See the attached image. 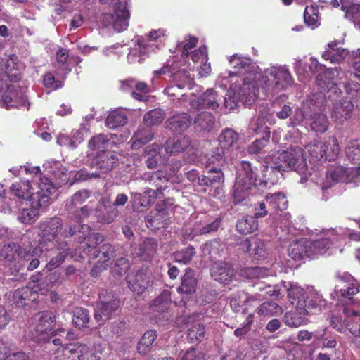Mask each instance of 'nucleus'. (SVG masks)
I'll return each mask as SVG.
<instances>
[{
	"mask_svg": "<svg viewBox=\"0 0 360 360\" xmlns=\"http://www.w3.org/2000/svg\"><path fill=\"white\" fill-rule=\"evenodd\" d=\"M255 288L256 290L261 292H264V293L257 295V297L253 296L245 297L243 302L248 304L255 300H262L261 296L264 298L266 295L283 297L285 292L288 293L290 302L295 305L296 309L295 311H291L285 313L284 316V322L290 327L296 328L305 324L307 319L304 316L314 313V311L321 307L324 302L322 296L319 292H311L310 295L305 296L302 288L284 281L274 286L257 283L255 285Z\"/></svg>",
	"mask_w": 360,
	"mask_h": 360,
	"instance_id": "1",
	"label": "nucleus"
},
{
	"mask_svg": "<svg viewBox=\"0 0 360 360\" xmlns=\"http://www.w3.org/2000/svg\"><path fill=\"white\" fill-rule=\"evenodd\" d=\"M229 62L234 68L243 70V74L247 75L241 78L237 75V72H224L218 77L217 82L221 86L226 87L231 83L224 98V106L229 110L236 108L240 102L251 106L258 96V89L255 86L258 75L256 67L250 58L240 57L238 54L231 56ZM239 73L242 74V71L240 70Z\"/></svg>",
	"mask_w": 360,
	"mask_h": 360,
	"instance_id": "2",
	"label": "nucleus"
},
{
	"mask_svg": "<svg viewBox=\"0 0 360 360\" xmlns=\"http://www.w3.org/2000/svg\"><path fill=\"white\" fill-rule=\"evenodd\" d=\"M79 227L84 229V226L70 225L68 230L63 229L62 221L60 218L53 217L45 220L39 225L41 231L40 240L37 247L34 248L35 255H42L44 250L55 248V245L61 243V238L66 239L75 236L77 231H80ZM86 229H89L87 226Z\"/></svg>",
	"mask_w": 360,
	"mask_h": 360,
	"instance_id": "3",
	"label": "nucleus"
},
{
	"mask_svg": "<svg viewBox=\"0 0 360 360\" xmlns=\"http://www.w3.org/2000/svg\"><path fill=\"white\" fill-rule=\"evenodd\" d=\"M293 84V78L285 65H274L258 73L256 87L266 95H274Z\"/></svg>",
	"mask_w": 360,
	"mask_h": 360,
	"instance_id": "4",
	"label": "nucleus"
},
{
	"mask_svg": "<svg viewBox=\"0 0 360 360\" xmlns=\"http://www.w3.org/2000/svg\"><path fill=\"white\" fill-rule=\"evenodd\" d=\"M37 188L39 190L32 195L31 207L22 209L18 214V219L22 223L33 222L39 215V210L51 202L50 195L55 186L47 179H41Z\"/></svg>",
	"mask_w": 360,
	"mask_h": 360,
	"instance_id": "5",
	"label": "nucleus"
},
{
	"mask_svg": "<svg viewBox=\"0 0 360 360\" xmlns=\"http://www.w3.org/2000/svg\"><path fill=\"white\" fill-rule=\"evenodd\" d=\"M165 36L166 30L158 29L152 30L147 39L141 37H136L134 41V46L131 48L128 54L129 62L131 63L136 61L142 62L150 53L160 49Z\"/></svg>",
	"mask_w": 360,
	"mask_h": 360,
	"instance_id": "6",
	"label": "nucleus"
},
{
	"mask_svg": "<svg viewBox=\"0 0 360 360\" xmlns=\"http://www.w3.org/2000/svg\"><path fill=\"white\" fill-rule=\"evenodd\" d=\"M34 320L29 336L36 342H48L51 337L65 333L62 329L53 331L56 316L51 311L40 312L35 316Z\"/></svg>",
	"mask_w": 360,
	"mask_h": 360,
	"instance_id": "7",
	"label": "nucleus"
},
{
	"mask_svg": "<svg viewBox=\"0 0 360 360\" xmlns=\"http://www.w3.org/2000/svg\"><path fill=\"white\" fill-rule=\"evenodd\" d=\"M32 237L30 233L24 234L21 238L20 245L9 243L4 245L0 250V256L7 262H13L17 258L30 260L33 257H39L34 254V249L31 250Z\"/></svg>",
	"mask_w": 360,
	"mask_h": 360,
	"instance_id": "8",
	"label": "nucleus"
},
{
	"mask_svg": "<svg viewBox=\"0 0 360 360\" xmlns=\"http://www.w3.org/2000/svg\"><path fill=\"white\" fill-rule=\"evenodd\" d=\"M238 134L229 128L224 129L219 136V148L225 150L230 160L241 158L245 153L243 147L238 143Z\"/></svg>",
	"mask_w": 360,
	"mask_h": 360,
	"instance_id": "9",
	"label": "nucleus"
},
{
	"mask_svg": "<svg viewBox=\"0 0 360 360\" xmlns=\"http://www.w3.org/2000/svg\"><path fill=\"white\" fill-rule=\"evenodd\" d=\"M346 234L344 229H340L339 231L335 229L323 230L321 233V237L315 240H309V248L311 249V257L314 258L319 255L325 253L330 247L333 241L339 240V238Z\"/></svg>",
	"mask_w": 360,
	"mask_h": 360,
	"instance_id": "10",
	"label": "nucleus"
},
{
	"mask_svg": "<svg viewBox=\"0 0 360 360\" xmlns=\"http://www.w3.org/2000/svg\"><path fill=\"white\" fill-rule=\"evenodd\" d=\"M360 175V167H345L343 166L335 167L330 172V176L326 175V183L321 185L323 191L332 186L333 182H349L353 179Z\"/></svg>",
	"mask_w": 360,
	"mask_h": 360,
	"instance_id": "11",
	"label": "nucleus"
},
{
	"mask_svg": "<svg viewBox=\"0 0 360 360\" xmlns=\"http://www.w3.org/2000/svg\"><path fill=\"white\" fill-rule=\"evenodd\" d=\"M288 155L290 156L287 162L288 169L296 171L300 175L303 176L301 181H306L309 172L303 150L298 146L292 147L288 150Z\"/></svg>",
	"mask_w": 360,
	"mask_h": 360,
	"instance_id": "12",
	"label": "nucleus"
},
{
	"mask_svg": "<svg viewBox=\"0 0 360 360\" xmlns=\"http://www.w3.org/2000/svg\"><path fill=\"white\" fill-rule=\"evenodd\" d=\"M67 352L72 356V360L77 357L78 360H100L99 353L94 348L86 345L76 342L70 343L65 347H62L58 352Z\"/></svg>",
	"mask_w": 360,
	"mask_h": 360,
	"instance_id": "13",
	"label": "nucleus"
},
{
	"mask_svg": "<svg viewBox=\"0 0 360 360\" xmlns=\"http://www.w3.org/2000/svg\"><path fill=\"white\" fill-rule=\"evenodd\" d=\"M236 179H238L239 182L242 181L255 186H262V182L264 181L259 174L258 169L247 161L241 162Z\"/></svg>",
	"mask_w": 360,
	"mask_h": 360,
	"instance_id": "14",
	"label": "nucleus"
},
{
	"mask_svg": "<svg viewBox=\"0 0 360 360\" xmlns=\"http://www.w3.org/2000/svg\"><path fill=\"white\" fill-rule=\"evenodd\" d=\"M288 155V150L278 151L271 158L270 160L268 161L269 165L266 166V172H269L270 169L271 172H273L275 176L273 179L268 178L271 184L277 183L283 175L281 171L288 169L287 162L288 158L289 157Z\"/></svg>",
	"mask_w": 360,
	"mask_h": 360,
	"instance_id": "15",
	"label": "nucleus"
},
{
	"mask_svg": "<svg viewBox=\"0 0 360 360\" xmlns=\"http://www.w3.org/2000/svg\"><path fill=\"white\" fill-rule=\"evenodd\" d=\"M354 108V103L346 98L334 104L331 117L335 123L342 124L351 118Z\"/></svg>",
	"mask_w": 360,
	"mask_h": 360,
	"instance_id": "16",
	"label": "nucleus"
},
{
	"mask_svg": "<svg viewBox=\"0 0 360 360\" xmlns=\"http://www.w3.org/2000/svg\"><path fill=\"white\" fill-rule=\"evenodd\" d=\"M130 17L126 1H120L115 5L114 14L112 15V24L115 30L121 32L129 26Z\"/></svg>",
	"mask_w": 360,
	"mask_h": 360,
	"instance_id": "17",
	"label": "nucleus"
},
{
	"mask_svg": "<svg viewBox=\"0 0 360 360\" xmlns=\"http://www.w3.org/2000/svg\"><path fill=\"white\" fill-rule=\"evenodd\" d=\"M220 96L212 89H207L200 98H190L191 107L193 109H200L203 108L215 110L219 107Z\"/></svg>",
	"mask_w": 360,
	"mask_h": 360,
	"instance_id": "18",
	"label": "nucleus"
},
{
	"mask_svg": "<svg viewBox=\"0 0 360 360\" xmlns=\"http://www.w3.org/2000/svg\"><path fill=\"white\" fill-rule=\"evenodd\" d=\"M150 274L146 271H138L127 276L128 286L137 295H141L150 285Z\"/></svg>",
	"mask_w": 360,
	"mask_h": 360,
	"instance_id": "19",
	"label": "nucleus"
},
{
	"mask_svg": "<svg viewBox=\"0 0 360 360\" xmlns=\"http://www.w3.org/2000/svg\"><path fill=\"white\" fill-rule=\"evenodd\" d=\"M70 249V245L68 241L61 242L60 243H57L55 245V248L53 249H50L49 250H44L42 254L44 253L46 257H48L46 253L49 252H52L56 254L55 256H53L49 263L46 264V269L49 271H51L55 268L60 266L67 255L69 253V250Z\"/></svg>",
	"mask_w": 360,
	"mask_h": 360,
	"instance_id": "20",
	"label": "nucleus"
},
{
	"mask_svg": "<svg viewBox=\"0 0 360 360\" xmlns=\"http://www.w3.org/2000/svg\"><path fill=\"white\" fill-rule=\"evenodd\" d=\"M234 270L231 264L225 262L214 263L210 270L211 276L217 281L228 284L234 276Z\"/></svg>",
	"mask_w": 360,
	"mask_h": 360,
	"instance_id": "21",
	"label": "nucleus"
},
{
	"mask_svg": "<svg viewBox=\"0 0 360 360\" xmlns=\"http://www.w3.org/2000/svg\"><path fill=\"white\" fill-rule=\"evenodd\" d=\"M309 240L301 239L290 243L288 252V255L295 261L303 260L305 257L311 258V249L309 248Z\"/></svg>",
	"mask_w": 360,
	"mask_h": 360,
	"instance_id": "22",
	"label": "nucleus"
},
{
	"mask_svg": "<svg viewBox=\"0 0 360 360\" xmlns=\"http://www.w3.org/2000/svg\"><path fill=\"white\" fill-rule=\"evenodd\" d=\"M244 245L250 256L255 259H264L269 255L264 242L261 239L252 237L246 239Z\"/></svg>",
	"mask_w": 360,
	"mask_h": 360,
	"instance_id": "23",
	"label": "nucleus"
},
{
	"mask_svg": "<svg viewBox=\"0 0 360 360\" xmlns=\"http://www.w3.org/2000/svg\"><path fill=\"white\" fill-rule=\"evenodd\" d=\"M116 155L110 152L99 153L95 157L91 165L100 170V173H106L110 171L117 161Z\"/></svg>",
	"mask_w": 360,
	"mask_h": 360,
	"instance_id": "24",
	"label": "nucleus"
},
{
	"mask_svg": "<svg viewBox=\"0 0 360 360\" xmlns=\"http://www.w3.org/2000/svg\"><path fill=\"white\" fill-rule=\"evenodd\" d=\"M348 55L347 49L338 46L337 41H332L328 44L322 56L326 60H330L331 63H340Z\"/></svg>",
	"mask_w": 360,
	"mask_h": 360,
	"instance_id": "25",
	"label": "nucleus"
},
{
	"mask_svg": "<svg viewBox=\"0 0 360 360\" xmlns=\"http://www.w3.org/2000/svg\"><path fill=\"white\" fill-rule=\"evenodd\" d=\"M189 56L194 63H200V66H197V69L201 77H206L210 73L211 66L207 63V51L205 46H201L191 52Z\"/></svg>",
	"mask_w": 360,
	"mask_h": 360,
	"instance_id": "26",
	"label": "nucleus"
},
{
	"mask_svg": "<svg viewBox=\"0 0 360 360\" xmlns=\"http://www.w3.org/2000/svg\"><path fill=\"white\" fill-rule=\"evenodd\" d=\"M119 307V302L117 300H101L97 304L94 319L97 321H104L110 319V314Z\"/></svg>",
	"mask_w": 360,
	"mask_h": 360,
	"instance_id": "27",
	"label": "nucleus"
},
{
	"mask_svg": "<svg viewBox=\"0 0 360 360\" xmlns=\"http://www.w3.org/2000/svg\"><path fill=\"white\" fill-rule=\"evenodd\" d=\"M156 191L149 188L143 194L139 193H131V202L136 211H140L148 207L156 198Z\"/></svg>",
	"mask_w": 360,
	"mask_h": 360,
	"instance_id": "28",
	"label": "nucleus"
},
{
	"mask_svg": "<svg viewBox=\"0 0 360 360\" xmlns=\"http://www.w3.org/2000/svg\"><path fill=\"white\" fill-rule=\"evenodd\" d=\"M40 181H33L31 183L29 181H24L19 184H13L11 187V191L18 198L24 200L30 198L31 201L32 195L39 190L37 188V184Z\"/></svg>",
	"mask_w": 360,
	"mask_h": 360,
	"instance_id": "29",
	"label": "nucleus"
},
{
	"mask_svg": "<svg viewBox=\"0 0 360 360\" xmlns=\"http://www.w3.org/2000/svg\"><path fill=\"white\" fill-rule=\"evenodd\" d=\"M154 136L153 129L147 126L140 127L131 139V148L138 150L150 142Z\"/></svg>",
	"mask_w": 360,
	"mask_h": 360,
	"instance_id": "30",
	"label": "nucleus"
},
{
	"mask_svg": "<svg viewBox=\"0 0 360 360\" xmlns=\"http://www.w3.org/2000/svg\"><path fill=\"white\" fill-rule=\"evenodd\" d=\"M191 122L192 119L187 113H181L175 115L168 119L165 124L170 130L180 133L188 129Z\"/></svg>",
	"mask_w": 360,
	"mask_h": 360,
	"instance_id": "31",
	"label": "nucleus"
},
{
	"mask_svg": "<svg viewBox=\"0 0 360 360\" xmlns=\"http://www.w3.org/2000/svg\"><path fill=\"white\" fill-rule=\"evenodd\" d=\"M114 256V248L110 244H104L98 251H94L92 258H98L97 264L91 271V274L94 275L96 271H101V269H105L103 264L107 262Z\"/></svg>",
	"mask_w": 360,
	"mask_h": 360,
	"instance_id": "32",
	"label": "nucleus"
},
{
	"mask_svg": "<svg viewBox=\"0 0 360 360\" xmlns=\"http://www.w3.org/2000/svg\"><path fill=\"white\" fill-rule=\"evenodd\" d=\"M174 172V171L167 173L163 169H159L156 172L144 174L143 179L146 182H148L149 184L156 188V189L154 190L156 191L157 195L159 191L165 188L163 184L169 181L171 175Z\"/></svg>",
	"mask_w": 360,
	"mask_h": 360,
	"instance_id": "33",
	"label": "nucleus"
},
{
	"mask_svg": "<svg viewBox=\"0 0 360 360\" xmlns=\"http://www.w3.org/2000/svg\"><path fill=\"white\" fill-rule=\"evenodd\" d=\"M169 305V297L167 294L162 295L153 300L150 309L158 319H168L167 309Z\"/></svg>",
	"mask_w": 360,
	"mask_h": 360,
	"instance_id": "34",
	"label": "nucleus"
},
{
	"mask_svg": "<svg viewBox=\"0 0 360 360\" xmlns=\"http://www.w3.org/2000/svg\"><path fill=\"white\" fill-rule=\"evenodd\" d=\"M191 140L189 137L183 136L169 139L165 143V151L169 154H176L185 150L189 146Z\"/></svg>",
	"mask_w": 360,
	"mask_h": 360,
	"instance_id": "35",
	"label": "nucleus"
},
{
	"mask_svg": "<svg viewBox=\"0 0 360 360\" xmlns=\"http://www.w3.org/2000/svg\"><path fill=\"white\" fill-rule=\"evenodd\" d=\"M127 200L128 196L127 195L124 193L118 194L113 204L107 208V213L103 216L102 221L108 224L112 222L119 214L117 206L124 205Z\"/></svg>",
	"mask_w": 360,
	"mask_h": 360,
	"instance_id": "36",
	"label": "nucleus"
},
{
	"mask_svg": "<svg viewBox=\"0 0 360 360\" xmlns=\"http://www.w3.org/2000/svg\"><path fill=\"white\" fill-rule=\"evenodd\" d=\"M269 210L276 212L278 210H284L288 207V200L285 194L282 193H276L274 194H267L265 197Z\"/></svg>",
	"mask_w": 360,
	"mask_h": 360,
	"instance_id": "37",
	"label": "nucleus"
},
{
	"mask_svg": "<svg viewBox=\"0 0 360 360\" xmlns=\"http://www.w3.org/2000/svg\"><path fill=\"white\" fill-rule=\"evenodd\" d=\"M214 124V116L208 112H201L193 120L195 128L200 131H210Z\"/></svg>",
	"mask_w": 360,
	"mask_h": 360,
	"instance_id": "38",
	"label": "nucleus"
},
{
	"mask_svg": "<svg viewBox=\"0 0 360 360\" xmlns=\"http://www.w3.org/2000/svg\"><path fill=\"white\" fill-rule=\"evenodd\" d=\"M103 240V236L98 233H89L85 236L82 241L75 247V249H79L83 251L85 254L90 252L98 244Z\"/></svg>",
	"mask_w": 360,
	"mask_h": 360,
	"instance_id": "39",
	"label": "nucleus"
},
{
	"mask_svg": "<svg viewBox=\"0 0 360 360\" xmlns=\"http://www.w3.org/2000/svg\"><path fill=\"white\" fill-rule=\"evenodd\" d=\"M82 140V131L79 129L72 132L71 136L65 134H59L57 139V143L61 146L75 149Z\"/></svg>",
	"mask_w": 360,
	"mask_h": 360,
	"instance_id": "40",
	"label": "nucleus"
},
{
	"mask_svg": "<svg viewBox=\"0 0 360 360\" xmlns=\"http://www.w3.org/2000/svg\"><path fill=\"white\" fill-rule=\"evenodd\" d=\"M197 286V279L195 278L194 271L187 269L181 278V285L178 288L179 292L191 294L195 292Z\"/></svg>",
	"mask_w": 360,
	"mask_h": 360,
	"instance_id": "41",
	"label": "nucleus"
},
{
	"mask_svg": "<svg viewBox=\"0 0 360 360\" xmlns=\"http://www.w3.org/2000/svg\"><path fill=\"white\" fill-rule=\"evenodd\" d=\"M337 70L328 69L324 74H319L316 77V84L319 89L324 91L326 89H331L333 86H337V82L334 77L335 73H337Z\"/></svg>",
	"mask_w": 360,
	"mask_h": 360,
	"instance_id": "42",
	"label": "nucleus"
},
{
	"mask_svg": "<svg viewBox=\"0 0 360 360\" xmlns=\"http://www.w3.org/2000/svg\"><path fill=\"white\" fill-rule=\"evenodd\" d=\"M161 146L157 143H153L144 148V154L147 156L146 160L148 169H154L157 167L160 159V152Z\"/></svg>",
	"mask_w": 360,
	"mask_h": 360,
	"instance_id": "43",
	"label": "nucleus"
},
{
	"mask_svg": "<svg viewBox=\"0 0 360 360\" xmlns=\"http://www.w3.org/2000/svg\"><path fill=\"white\" fill-rule=\"evenodd\" d=\"M254 216H245L238 221L236 229L241 234H249L258 229V222Z\"/></svg>",
	"mask_w": 360,
	"mask_h": 360,
	"instance_id": "44",
	"label": "nucleus"
},
{
	"mask_svg": "<svg viewBox=\"0 0 360 360\" xmlns=\"http://www.w3.org/2000/svg\"><path fill=\"white\" fill-rule=\"evenodd\" d=\"M127 122L126 113L122 110L112 111L105 120V125L110 129H115L124 126Z\"/></svg>",
	"mask_w": 360,
	"mask_h": 360,
	"instance_id": "45",
	"label": "nucleus"
},
{
	"mask_svg": "<svg viewBox=\"0 0 360 360\" xmlns=\"http://www.w3.org/2000/svg\"><path fill=\"white\" fill-rule=\"evenodd\" d=\"M282 308L276 302H265L256 309V313L260 316H273L281 315Z\"/></svg>",
	"mask_w": 360,
	"mask_h": 360,
	"instance_id": "46",
	"label": "nucleus"
},
{
	"mask_svg": "<svg viewBox=\"0 0 360 360\" xmlns=\"http://www.w3.org/2000/svg\"><path fill=\"white\" fill-rule=\"evenodd\" d=\"M335 292L338 296L340 295L343 298L351 299V296L359 292V288L354 283H345L340 279L338 284L336 285Z\"/></svg>",
	"mask_w": 360,
	"mask_h": 360,
	"instance_id": "47",
	"label": "nucleus"
},
{
	"mask_svg": "<svg viewBox=\"0 0 360 360\" xmlns=\"http://www.w3.org/2000/svg\"><path fill=\"white\" fill-rule=\"evenodd\" d=\"M252 186V185L245 184L244 181L239 182V180L236 179L233 193L234 203L238 204L245 200L249 195Z\"/></svg>",
	"mask_w": 360,
	"mask_h": 360,
	"instance_id": "48",
	"label": "nucleus"
},
{
	"mask_svg": "<svg viewBox=\"0 0 360 360\" xmlns=\"http://www.w3.org/2000/svg\"><path fill=\"white\" fill-rule=\"evenodd\" d=\"M328 148L326 143L319 141L311 142L306 146L308 153L314 160H325Z\"/></svg>",
	"mask_w": 360,
	"mask_h": 360,
	"instance_id": "49",
	"label": "nucleus"
},
{
	"mask_svg": "<svg viewBox=\"0 0 360 360\" xmlns=\"http://www.w3.org/2000/svg\"><path fill=\"white\" fill-rule=\"evenodd\" d=\"M8 91L5 93L2 96L1 99V105L7 108L9 107H19V106H25L27 103V98L25 96H22L20 98V102H17L16 100V94L12 92V89H13V86H8Z\"/></svg>",
	"mask_w": 360,
	"mask_h": 360,
	"instance_id": "50",
	"label": "nucleus"
},
{
	"mask_svg": "<svg viewBox=\"0 0 360 360\" xmlns=\"http://www.w3.org/2000/svg\"><path fill=\"white\" fill-rule=\"evenodd\" d=\"M329 126V121L326 114L316 112L311 117V130L323 134L326 132Z\"/></svg>",
	"mask_w": 360,
	"mask_h": 360,
	"instance_id": "51",
	"label": "nucleus"
},
{
	"mask_svg": "<svg viewBox=\"0 0 360 360\" xmlns=\"http://www.w3.org/2000/svg\"><path fill=\"white\" fill-rule=\"evenodd\" d=\"M0 360H30V358L23 352H12L0 340Z\"/></svg>",
	"mask_w": 360,
	"mask_h": 360,
	"instance_id": "52",
	"label": "nucleus"
},
{
	"mask_svg": "<svg viewBox=\"0 0 360 360\" xmlns=\"http://www.w3.org/2000/svg\"><path fill=\"white\" fill-rule=\"evenodd\" d=\"M269 117H271V115H268L266 112H262L257 118L251 120L249 126L250 129L255 134L264 132L266 134L269 130L265 124L269 121Z\"/></svg>",
	"mask_w": 360,
	"mask_h": 360,
	"instance_id": "53",
	"label": "nucleus"
},
{
	"mask_svg": "<svg viewBox=\"0 0 360 360\" xmlns=\"http://www.w3.org/2000/svg\"><path fill=\"white\" fill-rule=\"evenodd\" d=\"M230 160V158L227 156V153L223 148L217 147L215 148L210 157L207 158L205 162V167L208 168L212 165H222L223 163Z\"/></svg>",
	"mask_w": 360,
	"mask_h": 360,
	"instance_id": "54",
	"label": "nucleus"
},
{
	"mask_svg": "<svg viewBox=\"0 0 360 360\" xmlns=\"http://www.w3.org/2000/svg\"><path fill=\"white\" fill-rule=\"evenodd\" d=\"M156 338L157 335L155 330H149L146 331L139 342L137 347L139 352L142 354L148 353Z\"/></svg>",
	"mask_w": 360,
	"mask_h": 360,
	"instance_id": "55",
	"label": "nucleus"
},
{
	"mask_svg": "<svg viewBox=\"0 0 360 360\" xmlns=\"http://www.w3.org/2000/svg\"><path fill=\"white\" fill-rule=\"evenodd\" d=\"M164 119L165 112L162 109H153L145 114L143 122L146 126L150 128L152 126L162 123Z\"/></svg>",
	"mask_w": 360,
	"mask_h": 360,
	"instance_id": "56",
	"label": "nucleus"
},
{
	"mask_svg": "<svg viewBox=\"0 0 360 360\" xmlns=\"http://www.w3.org/2000/svg\"><path fill=\"white\" fill-rule=\"evenodd\" d=\"M165 219V212L164 210H157L153 214L148 215L146 217V222L151 227L155 229H160L165 228L167 223Z\"/></svg>",
	"mask_w": 360,
	"mask_h": 360,
	"instance_id": "57",
	"label": "nucleus"
},
{
	"mask_svg": "<svg viewBox=\"0 0 360 360\" xmlns=\"http://www.w3.org/2000/svg\"><path fill=\"white\" fill-rule=\"evenodd\" d=\"M343 313L345 314L344 319L342 317H338L336 316H333L331 317V325L334 328H335L337 330H342L343 329V326H345L346 327H349V323H347V321L346 318L349 317L350 315H354L356 316L358 315V312L355 311L353 309H351L348 307H343Z\"/></svg>",
	"mask_w": 360,
	"mask_h": 360,
	"instance_id": "58",
	"label": "nucleus"
},
{
	"mask_svg": "<svg viewBox=\"0 0 360 360\" xmlns=\"http://www.w3.org/2000/svg\"><path fill=\"white\" fill-rule=\"evenodd\" d=\"M109 145V139L103 134L94 136L89 142V148L91 150H98V154L105 153L104 150Z\"/></svg>",
	"mask_w": 360,
	"mask_h": 360,
	"instance_id": "59",
	"label": "nucleus"
},
{
	"mask_svg": "<svg viewBox=\"0 0 360 360\" xmlns=\"http://www.w3.org/2000/svg\"><path fill=\"white\" fill-rule=\"evenodd\" d=\"M205 337V327L200 323H195L188 330V340L191 343L200 342Z\"/></svg>",
	"mask_w": 360,
	"mask_h": 360,
	"instance_id": "60",
	"label": "nucleus"
},
{
	"mask_svg": "<svg viewBox=\"0 0 360 360\" xmlns=\"http://www.w3.org/2000/svg\"><path fill=\"white\" fill-rule=\"evenodd\" d=\"M91 193L87 190H81L76 192L67 201L66 207L70 210L78 205L82 204L90 197Z\"/></svg>",
	"mask_w": 360,
	"mask_h": 360,
	"instance_id": "61",
	"label": "nucleus"
},
{
	"mask_svg": "<svg viewBox=\"0 0 360 360\" xmlns=\"http://www.w3.org/2000/svg\"><path fill=\"white\" fill-rule=\"evenodd\" d=\"M129 85H134V89H136V91H131V96L138 101H146L147 97L146 94L148 93V86L146 83L143 82H139L134 80V82H131Z\"/></svg>",
	"mask_w": 360,
	"mask_h": 360,
	"instance_id": "62",
	"label": "nucleus"
},
{
	"mask_svg": "<svg viewBox=\"0 0 360 360\" xmlns=\"http://www.w3.org/2000/svg\"><path fill=\"white\" fill-rule=\"evenodd\" d=\"M69 57L68 51L66 49L60 48L56 54V63L60 70L58 75H65L70 69L65 64Z\"/></svg>",
	"mask_w": 360,
	"mask_h": 360,
	"instance_id": "63",
	"label": "nucleus"
},
{
	"mask_svg": "<svg viewBox=\"0 0 360 360\" xmlns=\"http://www.w3.org/2000/svg\"><path fill=\"white\" fill-rule=\"evenodd\" d=\"M89 316L86 309L81 307L75 308L72 316V322L75 326L83 327L89 322Z\"/></svg>",
	"mask_w": 360,
	"mask_h": 360,
	"instance_id": "64",
	"label": "nucleus"
}]
</instances>
